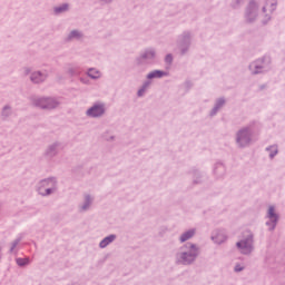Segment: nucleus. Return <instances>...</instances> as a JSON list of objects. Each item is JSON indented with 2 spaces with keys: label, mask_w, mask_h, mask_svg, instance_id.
Wrapping results in <instances>:
<instances>
[{
  "label": "nucleus",
  "mask_w": 285,
  "mask_h": 285,
  "mask_svg": "<svg viewBox=\"0 0 285 285\" xmlns=\"http://www.w3.org/2000/svg\"><path fill=\"white\" fill-rule=\"evenodd\" d=\"M262 61L252 62L249 65V70L252 71V75H259L262 72Z\"/></svg>",
  "instance_id": "f3484780"
},
{
  "label": "nucleus",
  "mask_w": 285,
  "mask_h": 285,
  "mask_svg": "<svg viewBox=\"0 0 285 285\" xmlns=\"http://www.w3.org/2000/svg\"><path fill=\"white\" fill-rule=\"evenodd\" d=\"M83 38V33H81L79 30H72L69 36L68 39H82Z\"/></svg>",
  "instance_id": "393cba45"
},
{
  "label": "nucleus",
  "mask_w": 285,
  "mask_h": 285,
  "mask_svg": "<svg viewBox=\"0 0 285 285\" xmlns=\"http://www.w3.org/2000/svg\"><path fill=\"white\" fill-rule=\"evenodd\" d=\"M92 206V198L90 195L85 196V203L81 206V210H88Z\"/></svg>",
  "instance_id": "4be33fe9"
},
{
  "label": "nucleus",
  "mask_w": 285,
  "mask_h": 285,
  "mask_svg": "<svg viewBox=\"0 0 285 285\" xmlns=\"http://www.w3.org/2000/svg\"><path fill=\"white\" fill-rule=\"evenodd\" d=\"M59 150H61V144L53 142L48 146V148L45 151L46 157H57L59 155Z\"/></svg>",
  "instance_id": "9b49d317"
},
{
  "label": "nucleus",
  "mask_w": 285,
  "mask_h": 285,
  "mask_svg": "<svg viewBox=\"0 0 285 285\" xmlns=\"http://www.w3.org/2000/svg\"><path fill=\"white\" fill-rule=\"evenodd\" d=\"M213 242L215 244H224L226 239H228V236L226 235V232L224 230H216L212 236Z\"/></svg>",
  "instance_id": "f8f14e48"
},
{
  "label": "nucleus",
  "mask_w": 285,
  "mask_h": 285,
  "mask_svg": "<svg viewBox=\"0 0 285 285\" xmlns=\"http://www.w3.org/2000/svg\"><path fill=\"white\" fill-rule=\"evenodd\" d=\"M186 53V50L185 49H183V55H185Z\"/></svg>",
  "instance_id": "f704fd0d"
},
{
  "label": "nucleus",
  "mask_w": 285,
  "mask_h": 285,
  "mask_svg": "<svg viewBox=\"0 0 285 285\" xmlns=\"http://www.w3.org/2000/svg\"><path fill=\"white\" fill-rule=\"evenodd\" d=\"M276 6H277V0H267L266 6L263 7V12H266V9H269L271 12H274Z\"/></svg>",
  "instance_id": "aec40b11"
},
{
  "label": "nucleus",
  "mask_w": 285,
  "mask_h": 285,
  "mask_svg": "<svg viewBox=\"0 0 285 285\" xmlns=\"http://www.w3.org/2000/svg\"><path fill=\"white\" fill-rule=\"evenodd\" d=\"M238 250L242 255H250L253 253V235L248 234L245 239L236 243Z\"/></svg>",
  "instance_id": "423d86ee"
},
{
  "label": "nucleus",
  "mask_w": 285,
  "mask_h": 285,
  "mask_svg": "<svg viewBox=\"0 0 285 285\" xmlns=\"http://www.w3.org/2000/svg\"><path fill=\"white\" fill-rule=\"evenodd\" d=\"M10 115H12V107H10V105H7L2 108L1 117L3 119H8Z\"/></svg>",
  "instance_id": "5701e85b"
},
{
  "label": "nucleus",
  "mask_w": 285,
  "mask_h": 285,
  "mask_svg": "<svg viewBox=\"0 0 285 285\" xmlns=\"http://www.w3.org/2000/svg\"><path fill=\"white\" fill-rule=\"evenodd\" d=\"M87 75H88V77H90V79H100L101 78V71L97 70L95 68L89 69Z\"/></svg>",
  "instance_id": "412c9836"
},
{
  "label": "nucleus",
  "mask_w": 285,
  "mask_h": 285,
  "mask_svg": "<svg viewBox=\"0 0 285 285\" xmlns=\"http://www.w3.org/2000/svg\"><path fill=\"white\" fill-rule=\"evenodd\" d=\"M37 191L41 197H49V195L57 193V178L50 177L40 180L37 185Z\"/></svg>",
  "instance_id": "f03ea898"
},
{
  "label": "nucleus",
  "mask_w": 285,
  "mask_h": 285,
  "mask_svg": "<svg viewBox=\"0 0 285 285\" xmlns=\"http://www.w3.org/2000/svg\"><path fill=\"white\" fill-rule=\"evenodd\" d=\"M183 41H184L185 46H189L190 45V33H184Z\"/></svg>",
  "instance_id": "cd10ccee"
},
{
  "label": "nucleus",
  "mask_w": 285,
  "mask_h": 285,
  "mask_svg": "<svg viewBox=\"0 0 285 285\" xmlns=\"http://www.w3.org/2000/svg\"><path fill=\"white\" fill-rule=\"evenodd\" d=\"M66 73L69 77H77L78 75H81V67H79V65H68L66 67Z\"/></svg>",
  "instance_id": "ddd939ff"
},
{
  "label": "nucleus",
  "mask_w": 285,
  "mask_h": 285,
  "mask_svg": "<svg viewBox=\"0 0 285 285\" xmlns=\"http://www.w3.org/2000/svg\"><path fill=\"white\" fill-rule=\"evenodd\" d=\"M235 273H242V271H244V266L237 264L234 268Z\"/></svg>",
  "instance_id": "c85d7f7f"
},
{
  "label": "nucleus",
  "mask_w": 285,
  "mask_h": 285,
  "mask_svg": "<svg viewBox=\"0 0 285 285\" xmlns=\"http://www.w3.org/2000/svg\"><path fill=\"white\" fill-rule=\"evenodd\" d=\"M163 77H168V72L163 70H154L147 75V79H161Z\"/></svg>",
  "instance_id": "4468645a"
},
{
  "label": "nucleus",
  "mask_w": 285,
  "mask_h": 285,
  "mask_svg": "<svg viewBox=\"0 0 285 285\" xmlns=\"http://www.w3.org/2000/svg\"><path fill=\"white\" fill-rule=\"evenodd\" d=\"M19 244H21V237L14 239L11 243L10 253H14V248H17L19 246Z\"/></svg>",
  "instance_id": "bb28decb"
},
{
  "label": "nucleus",
  "mask_w": 285,
  "mask_h": 285,
  "mask_svg": "<svg viewBox=\"0 0 285 285\" xmlns=\"http://www.w3.org/2000/svg\"><path fill=\"white\" fill-rule=\"evenodd\" d=\"M144 92H146V89L141 87V88L138 90V97H144Z\"/></svg>",
  "instance_id": "2f4dec72"
},
{
  "label": "nucleus",
  "mask_w": 285,
  "mask_h": 285,
  "mask_svg": "<svg viewBox=\"0 0 285 285\" xmlns=\"http://www.w3.org/2000/svg\"><path fill=\"white\" fill-rule=\"evenodd\" d=\"M70 6L68 3L60 4L55 7L53 12L55 14H62V12H68Z\"/></svg>",
  "instance_id": "a211bd4d"
},
{
  "label": "nucleus",
  "mask_w": 285,
  "mask_h": 285,
  "mask_svg": "<svg viewBox=\"0 0 285 285\" xmlns=\"http://www.w3.org/2000/svg\"><path fill=\"white\" fill-rule=\"evenodd\" d=\"M239 1H240V0H236V3L239 4Z\"/></svg>",
  "instance_id": "c9c22d12"
},
{
  "label": "nucleus",
  "mask_w": 285,
  "mask_h": 285,
  "mask_svg": "<svg viewBox=\"0 0 285 285\" xmlns=\"http://www.w3.org/2000/svg\"><path fill=\"white\" fill-rule=\"evenodd\" d=\"M32 106L36 108H41L42 110H55V108H58L59 100L57 98H50V97H38L33 98L31 100Z\"/></svg>",
  "instance_id": "7ed1b4c3"
},
{
  "label": "nucleus",
  "mask_w": 285,
  "mask_h": 285,
  "mask_svg": "<svg viewBox=\"0 0 285 285\" xmlns=\"http://www.w3.org/2000/svg\"><path fill=\"white\" fill-rule=\"evenodd\" d=\"M141 88H144L145 90L149 89L150 88V81L144 82Z\"/></svg>",
  "instance_id": "7c9ffc66"
},
{
  "label": "nucleus",
  "mask_w": 285,
  "mask_h": 285,
  "mask_svg": "<svg viewBox=\"0 0 285 285\" xmlns=\"http://www.w3.org/2000/svg\"><path fill=\"white\" fill-rule=\"evenodd\" d=\"M258 10L259 7L257 6V2H255V0H250L245 12L247 23H253V21L257 19Z\"/></svg>",
  "instance_id": "6e6552de"
},
{
  "label": "nucleus",
  "mask_w": 285,
  "mask_h": 285,
  "mask_svg": "<svg viewBox=\"0 0 285 285\" xmlns=\"http://www.w3.org/2000/svg\"><path fill=\"white\" fill-rule=\"evenodd\" d=\"M16 263L18 266H28V264H30V258H17Z\"/></svg>",
  "instance_id": "a878e982"
},
{
  "label": "nucleus",
  "mask_w": 285,
  "mask_h": 285,
  "mask_svg": "<svg viewBox=\"0 0 285 285\" xmlns=\"http://www.w3.org/2000/svg\"><path fill=\"white\" fill-rule=\"evenodd\" d=\"M104 3H110L112 0H101Z\"/></svg>",
  "instance_id": "473e14b6"
},
{
  "label": "nucleus",
  "mask_w": 285,
  "mask_h": 285,
  "mask_svg": "<svg viewBox=\"0 0 285 285\" xmlns=\"http://www.w3.org/2000/svg\"><path fill=\"white\" fill-rule=\"evenodd\" d=\"M155 49H147L138 59V63H153L155 60Z\"/></svg>",
  "instance_id": "9d476101"
},
{
  "label": "nucleus",
  "mask_w": 285,
  "mask_h": 285,
  "mask_svg": "<svg viewBox=\"0 0 285 285\" xmlns=\"http://www.w3.org/2000/svg\"><path fill=\"white\" fill-rule=\"evenodd\" d=\"M166 63H173V55L168 53L165 58Z\"/></svg>",
  "instance_id": "c756f323"
},
{
  "label": "nucleus",
  "mask_w": 285,
  "mask_h": 285,
  "mask_svg": "<svg viewBox=\"0 0 285 285\" xmlns=\"http://www.w3.org/2000/svg\"><path fill=\"white\" fill-rule=\"evenodd\" d=\"M253 130L250 127H245L240 129L236 135V142L238 144L239 148H246L253 141Z\"/></svg>",
  "instance_id": "20e7f679"
},
{
  "label": "nucleus",
  "mask_w": 285,
  "mask_h": 285,
  "mask_svg": "<svg viewBox=\"0 0 285 285\" xmlns=\"http://www.w3.org/2000/svg\"><path fill=\"white\" fill-rule=\"evenodd\" d=\"M267 219L266 226H268L269 230H273L277 227V222H279V215L275 213V206H269L266 215Z\"/></svg>",
  "instance_id": "1a4fd4ad"
},
{
  "label": "nucleus",
  "mask_w": 285,
  "mask_h": 285,
  "mask_svg": "<svg viewBox=\"0 0 285 285\" xmlns=\"http://www.w3.org/2000/svg\"><path fill=\"white\" fill-rule=\"evenodd\" d=\"M115 239H117V235L111 234V235L105 237V238L99 243V247H100V248H106L107 246H110V244H112V242H115Z\"/></svg>",
  "instance_id": "2eb2a0df"
},
{
  "label": "nucleus",
  "mask_w": 285,
  "mask_h": 285,
  "mask_svg": "<svg viewBox=\"0 0 285 285\" xmlns=\"http://www.w3.org/2000/svg\"><path fill=\"white\" fill-rule=\"evenodd\" d=\"M224 104H226V100L224 98H219L215 105V107L213 108L210 115L212 117L217 115L219 108H222V106H224Z\"/></svg>",
  "instance_id": "6ab92c4d"
},
{
  "label": "nucleus",
  "mask_w": 285,
  "mask_h": 285,
  "mask_svg": "<svg viewBox=\"0 0 285 285\" xmlns=\"http://www.w3.org/2000/svg\"><path fill=\"white\" fill-rule=\"evenodd\" d=\"M23 75L28 77L30 75L29 79L31 83H43L46 79H48V71L42 70V71H32L30 68L26 67L23 69Z\"/></svg>",
  "instance_id": "39448f33"
},
{
  "label": "nucleus",
  "mask_w": 285,
  "mask_h": 285,
  "mask_svg": "<svg viewBox=\"0 0 285 285\" xmlns=\"http://www.w3.org/2000/svg\"><path fill=\"white\" fill-rule=\"evenodd\" d=\"M87 117H104L106 115V105L104 102L94 104L86 112Z\"/></svg>",
  "instance_id": "0eeeda50"
},
{
  "label": "nucleus",
  "mask_w": 285,
  "mask_h": 285,
  "mask_svg": "<svg viewBox=\"0 0 285 285\" xmlns=\"http://www.w3.org/2000/svg\"><path fill=\"white\" fill-rule=\"evenodd\" d=\"M193 237H195V229H189L180 235L179 242L184 244V242H188V239H193Z\"/></svg>",
  "instance_id": "dca6fc26"
},
{
  "label": "nucleus",
  "mask_w": 285,
  "mask_h": 285,
  "mask_svg": "<svg viewBox=\"0 0 285 285\" xmlns=\"http://www.w3.org/2000/svg\"><path fill=\"white\" fill-rule=\"evenodd\" d=\"M198 255L199 248H197V245L193 243H187L183 247H180V252L176 255V259L178 264L188 266L197 259Z\"/></svg>",
  "instance_id": "f257e3e1"
},
{
  "label": "nucleus",
  "mask_w": 285,
  "mask_h": 285,
  "mask_svg": "<svg viewBox=\"0 0 285 285\" xmlns=\"http://www.w3.org/2000/svg\"><path fill=\"white\" fill-rule=\"evenodd\" d=\"M266 17V20L268 21V20H271V16H265Z\"/></svg>",
  "instance_id": "72a5a7b5"
},
{
  "label": "nucleus",
  "mask_w": 285,
  "mask_h": 285,
  "mask_svg": "<svg viewBox=\"0 0 285 285\" xmlns=\"http://www.w3.org/2000/svg\"><path fill=\"white\" fill-rule=\"evenodd\" d=\"M266 150L269 153L271 159H274L275 156H276L277 153H278L277 145L269 146V147L266 148Z\"/></svg>",
  "instance_id": "b1692460"
}]
</instances>
